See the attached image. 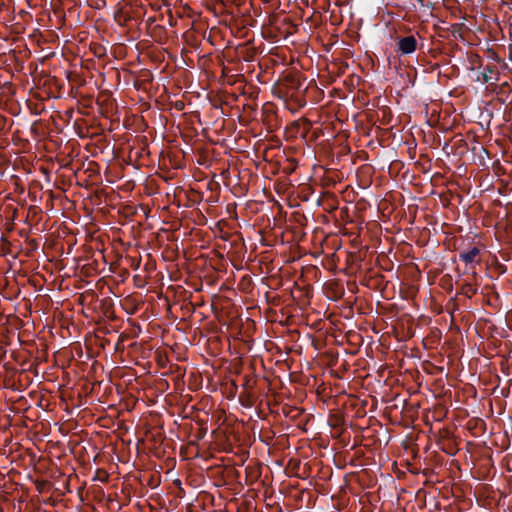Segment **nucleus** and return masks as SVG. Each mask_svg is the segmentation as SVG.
Returning a JSON list of instances; mask_svg holds the SVG:
<instances>
[{"mask_svg":"<svg viewBox=\"0 0 512 512\" xmlns=\"http://www.w3.org/2000/svg\"><path fill=\"white\" fill-rule=\"evenodd\" d=\"M396 45V52L399 53V55H410L418 48V38L413 34L401 36L396 39Z\"/></svg>","mask_w":512,"mask_h":512,"instance_id":"1","label":"nucleus"},{"mask_svg":"<svg viewBox=\"0 0 512 512\" xmlns=\"http://www.w3.org/2000/svg\"><path fill=\"white\" fill-rule=\"evenodd\" d=\"M480 254V249L478 247H472L468 251H462L459 253V258L466 264H471L475 262L476 257Z\"/></svg>","mask_w":512,"mask_h":512,"instance_id":"2","label":"nucleus"},{"mask_svg":"<svg viewBox=\"0 0 512 512\" xmlns=\"http://www.w3.org/2000/svg\"><path fill=\"white\" fill-rule=\"evenodd\" d=\"M478 289L472 283H464L461 287V293L465 296L471 298L473 295L477 294Z\"/></svg>","mask_w":512,"mask_h":512,"instance_id":"3","label":"nucleus"},{"mask_svg":"<svg viewBox=\"0 0 512 512\" xmlns=\"http://www.w3.org/2000/svg\"><path fill=\"white\" fill-rule=\"evenodd\" d=\"M485 70L486 72L482 74V80L484 83H491V81L494 79L492 74H495V70L490 66H487ZM495 80H497V78H495Z\"/></svg>","mask_w":512,"mask_h":512,"instance_id":"4","label":"nucleus"},{"mask_svg":"<svg viewBox=\"0 0 512 512\" xmlns=\"http://www.w3.org/2000/svg\"><path fill=\"white\" fill-rule=\"evenodd\" d=\"M287 81H289L290 82V86L293 87L296 90H299L301 88V86H302L301 82L299 80H296L293 77L288 78Z\"/></svg>","mask_w":512,"mask_h":512,"instance_id":"5","label":"nucleus"},{"mask_svg":"<svg viewBox=\"0 0 512 512\" xmlns=\"http://www.w3.org/2000/svg\"><path fill=\"white\" fill-rule=\"evenodd\" d=\"M182 106H183V103H180V104L176 105V108H180Z\"/></svg>","mask_w":512,"mask_h":512,"instance_id":"6","label":"nucleus"},{"mask_svg":"<svg viewBox=\"0 0 512 512\" xmlns=\"http://www.w3.org/2000/svg\"><path fill=\"white\" fill-rule=\"evenodd\" d=\"M182 106H183V103H180V104L176 105V108H180Z\"/></svg>","mask_w":512,"mask_h":512,"instance_id":"7","label":"nucleus"},{"mask_svg":"<svg viewBox=\"0 0 512 512\" xmlns=\"http://www.w3.org/2000/svg\"><path fill=\"white\" fill-rule=\"evenodd\" d=\"M182 106H183V103H180V104L176 105V108H180Z\"/></svg>","mask_w":512,"mask_h":512,"instance_id":"8","label":"nucleus"}]
</instances>
